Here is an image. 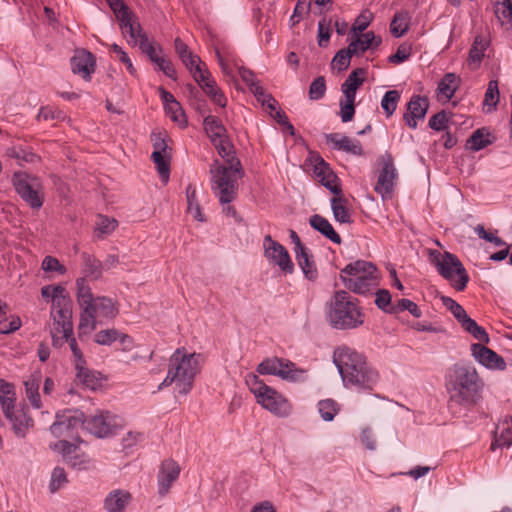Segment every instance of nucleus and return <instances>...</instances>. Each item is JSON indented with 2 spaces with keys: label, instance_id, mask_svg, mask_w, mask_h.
Here are the masks:
<instances>
[{
  "label": "nucleus",
  "instance_id": "e2e57ef3",
  "mask_svg": "<svg viewBox=\"0 0 512 512\" xmlns=\"http://www.w3.org/2000/svg\"><path fill=\"white\" fill-rule=\"evenodd\" d=\"M373 20V14L369 10H364L360 13V15L356 18L353 26H352V32L353 33H361L363 32L371 23Z\"/></svg>",
  "mask_w": 512,
  "mask_h": 512
},
{
  "label": "nucleus",
  "instance_id": "0e129e2a",
  "mask_svg": "<svg viewBox=\"0 0 512 512\" xmlns=\"http://www.w3.org/2000/svg\"><path fill=\"white\" fill-rule=\"evenodd\" d=\"M42 269L45 272H57L59 274H64L66 272V268L62 265L58 259L52 256H46L42 261Z\"/></svg>",
  "mask_w": 512,
  "mask_h": 512
},
{
  "label": "nucleus",
  "instance_id": "69168bd1",
  "mask_svg": "<svg viewBox=\"0 0 512 512\" xmlns=\"http://www.w3.org/2000/svg\"><path fill=\"white\" fill-rule=\"evenodd\" d=\"M22 321L18 316L0 321V334H10L20 329Z\"/></svg>",
  "mask_w": 512,
  "mask_h": 512
},
{
  "label": "nucleus",
  "instance_id": "6e6552de",
  "mask_svg": "<svg viewBox=\"0 0 512 512\" xmlns=\"http://www.w3.org/2000/svg\"><path fill=\"white\" fill-rule=\"evenodd\" d=\"M345 287L357 294H366L379 282L376 266L372 262L357 260L349 263L340 272Z\"/></svg>",
  "mask_w": 512,
  "mask_h": 512
},
{
  "label": "nucleus",
  "instance_id": "680f3d73",
  "mask_svg": "<svg viewBox=\"0 0 512 512\" xmlns=\"http://www.w3.org/2000/svg\"><path fill=\"white\" fill-rule=\"evenodd\" d=\"M111 50L115 53L116 59L126 66L128 72L133 76L136 75V69L127 53L117 44H112Z\"/></svg>",
  "mask_w": 512,
  "mask_h": 512
},
{
  "label": "nucleus",
  "instance_id": "a19ab883",
  "mask_svg": "<svg viewBox=\"0 0 512 512\" xmlns=\"http://www.w3.org/2000/svg\"><path fill=\"white\" fill-rule=\"evenodd\" d=\"M186 200L187 213L191 214L195 220L205 222L206 218L202 213L201 206L198 201L197 190L192 184H189L186 188Z\"/></svg>",
  "mask_w": 512,
  "mask_h": 512
},
{
  "label": "nucleus",
  "instance_id": "a211bd4d",
  "mask_svg": "<svg viewBox=\"0 0 512 512\" xmlns=\"http://www.w3.org/2000/svg\"><path fill=\"white\" fill-rule=\"evenodd\" d=\"M83 426L93 435L103 438L113 434L120 427V420L117 416L108 411H99L96 414L84 419Z\"/></svg>",
  "mask_w": 512,
  "mask_h": 512
},
{
  "label": "nucleus",
  "instance_id": "4468645a",
  "mask_svg": "<svg viewBox=\"0 0 512 512\" xmlns=\"http://www.w3.org/2000/svg\"><path fill=\"white\" fill-rule=\"evenodd\" d=\"M245 170L240 160L235 156L233 147L226 142V203L236 199Z\"/></svg>",
  "mask_w": 512,
  "mask_h": 512
},
{
  "label": "nucleus",
  "instance_id": "c85d7f7f",
  "mask_svg": "<svg viewBox=\"0 0 512 512\" xmlns=\"http://www.w3.org/2000/svg\"><path fill=\"white\" fill-rule=\"evenodd\" d=\"M326 142L333 145L336 150H342L347 153L361 156L363 155V148L358 140H352L348 136L339 133H331L325 135Z\"/></svg>",
  "mask_w": 512,
  "mask_h": 512
},
{
  "label": "nucleus",
  "instance_id": "cd10ccee",
  "mask_svg": "<svg viewBox=\"0 0 512 512\" xmlns=\"http://www.w3.org/2000/svg\"><path fill=\"white\" fill-rule=\"evenodd\" d=\"M429 107L428 99L421 96H413L407 104V113L404 115V119L407 125L415 129L417 127V121L424 119Z\"/></svg>",
  "mask_w": 512,
  "mask_h": 512
},
{
  "label": "nucleus",
  "instance_id": "1a4fd4ad",
  "mask_svg": "<svg viewBox=\"0 0 512 512\" xmlns=\"http://www.w3.org/2000/svg\"><path fill=\"white\" fill-rule=\"evenodd\" d=\"M41 295L44 299H51L52 307L50 318L53 324V334L71 331L72 302L66 289L61 285H47L42 287Z\"/></svg>",
  "mask_w": 512,
  "mask_h": 512
},
{
  "label": "nucleus",
  "instance_id": "3c124183",
  "mask_svg": "<svg viewBox=\"0 0 512 512\" xmlns=\"http://www.w3.org/2000/svg\"><path fill=\"white\" fill-rule=\"evenodd\" d=\"M339 410V405L332 399H325L318 402V412L324 421H332Z\"/></svg>",
  "mask_w": 512,
  "mask_h": 512
},
{
  "label": "nucleus",
  "instance_id": "8fccbe9b",
  "mask_svg": "<svg viewBox=\"0 0 512 512\" xmlns=\"http://www.w3.org/2000/svg\"><path fill=\"white\" fill-rule=\"evenodd\" d=\"M86 364L76 366L77 379L88 389L95 390L99 386L96 375L85 367Z\"/></svg>",
  "mask_w": 512,
  "mask_h": 512
},
{
  "label": "nucleus",
  "instance_id": "20e7f679",
  "mask_svg": "<svg viewBox=\"0 0 512 512\" xmlns=\"http://www.w3.org/2000/svg\"><path fill=\"white\" fill-rule=\"evenodd\" d=\"M482 387V380L471 365L455 364L446 375L447 392L456 403L475 404Z\"/></svg>",
  "mask_w": 512,
  "mask_h": 512
},
{
  "label": "nucleus",
  "instance_id": "bf43d9fd",
  "mask_svg": "<svg viewBox=\"0 0 512 512\" xmlns=\"http://www.w3.org/2000/svg\"><path fill=\"white\" fill-rule=\"evenodd\" d=\"M331 20L323 18L318 23V45L325 47L331 37Z\"/></svg>",
  "mask_w": 512,
  "mask_h": 512
},
{
  "label": "nucleus",
  "instance_id": "4be33fe9",
  "mask_svg": "<svg viewBox=\"0 0 512 512\" xmlns=\"http://www.w3.org/2000/svg\"><path fill=\"white\" fill-rule=\"evenodd\" d=\"M398 178L397 169L390 156L383 159V167L379 173L375 191L381 195L383 200L392 197L393 189Z\"/></svg>",
  "mask_w": 512,
  "mask_h": 512
},
{
  "label": "nucleus",
  "instance_id": "bb28decb",
  "mask_svg": "<svg viewBox=\"0 0 512 512\" xmlns=\"http://www.w3.org/2000/svg\"><path fill=\"white\" fill-rule=\"evenodd\" d=\"M472 355L482 365L491 369L503 370L506 366L502 357L482 344H472Z\"/></svg>",
  "mask_w": 512,
  "mask_h": 512
},
{
  "label": "nucleus",
  "instance_id": "f257e3e1",
  "mask_svg": "<svg viewBox=\"0 0 512 512\" xmlns=\"http://www.w3.org/2000/svg\"><path fill=\"white\" fill-rule=\"evenodd\" d=\"M77 301L81 308L78 325L79 337L87 335L96 329L98 324L113 320L119 313L117 302L106 296L93 297L88 283L77 279Z\"/></svg>",
  "mask_w": 512,
  "mask_h": 512
},
{
  "label": "nucleus",
  "instance_id": "473e14b6",
  "mask_svg": "<svg viewBox=\"0 0 512 512\" xmlns=\"http://www.w3.org/2000/svg\"><path fill=\"white\" fill-rule=\"evenodd\" d=\"M309 223L312 228L320 232L335 244H341L342 240L339 234L334 230L330 222L321 215L315 214L310 217Z\"/></svg>",
  "mask_w": 512,
  "mask_h": 512
},
{
  "label": "nucleus",
  "instance_id": "ddd939ff",
  "mask_svg": "<svg viewBox=\"0 0 512 512\" xmlns=\"http://www.w3.org/2000/svg\"><path fill=\"white\" fill-rule=\"evenodd\" d=\"M12 181L17 193L32 208L39 209L43 205V186L38 178L15 173Z\"/></svg>",
  "mask_w": 512,
  "mask_h": 512
},
{
  "label": "nucleus",
  "instance_id": "37998d69",
  "mask_svg": "<svg viewBox=\"0 0 512 512\" xmlns=\"http://www.w3.org/2000/svg\"><path fill=\"white\" fill-rule=\"evenodd\" d=\"M25 394L27 399L30 401L33 407L39 409L41 408V400L39 395V387H40V375H31L25 382Z\"/></svg>",
  "mask_w": 512,
  "mask_h": 512
},
{
  "label": "nucleus",
  "instance_id": "4c0bfd02",
  "mask_svg": "<svg viewBox=\"0 0 512 512\" xmlns=\"http://www.w3.org/2000/svg\"><path fill=\"white\" fill-rule=\"evenodd\" d=\"M488 47V42L482 36L475 37L474 43L469 51L468 65L475 70L480 66L484 53Z\"/></svg>",
  "mask_w": 512,
  "mask_h": 512
},
{
  "label": "nucleus",
  "instance_id": "7ed1b4c3",
  "mask_svg": "<svg viewBox=\"0 0 512 512\" xmlns=\"http://www.w3.org/2000/svg\"><path fill=\"white\" fill-rule=\"evenodd\" d=\"M202 356L188 353L185 348H178L169 358L166 378L159 389L175 384L179 394L186 395L193 387L194 379L200 372Z\"/></svg>",
  "mask_w": 512,
  "mask_h": 512
},
{
  "label": "nucleus",
  "instance_id": "423d86ee",
  "mask_svg": "<svg viewBox=\"0 0 512 512\" xmlns=\"http://www.w3.org/2000/svg\"><path fill=\"white\" fill-rule=\"evenodd\" d=\"M203 130L211 143L217 149L221 158H224V125L222 119L215 115H207L203 119ZM210 186L224 204V160L216 158L209 168Z\"/></svg>",
  "mask_w": 512,
  "mask_h": 512
},
{
  "label": "nucleus",
  "instance_id": "ea45409f",
  "mask_svg": "<svg viewBox=\"0 0 512 512\" xmlns=\"http://www.w3.org/2000/svg\"><path fill=\"white\" fill-rule=\"evenodd\" d=\"M494 140L495 138L487 129L480 128L472 133L467 141V145L472 151H479L492 144Z\"/></svg>",
  "mask_w": 512,
  "mask_h": 512
},
{
  "label": "nucleus",
  "instance_id": "052dcab7",
  "mask_svg": "<svg viewBox=\"0 0 512 512\" xmlns=\"http://www.w3.org/2000/svg\"><path fill=\"white\" fill-rule=\"evenodd\" d=\"M345 99L340 102V116L343 122H349L353 119L355 114L354 101L355 98L344 97Z\"/></svg>",
  "mask_w": 512,
  "mask_h": 512
},
{
  "label": "nucleus",
  "instance_id": "412c9836",
  "mask_svg": "<svg viewBox=\"0 0 512 512\" xmlns=\"http://www.w3.org/2000/svg\"><path fill=\"white\" fill-rule=\"evenodd\" d=\"M114 14L120 22V29L122 30V33L124 35H129V44L133 46L138 45L140 47L142 39H148L135 15L128 9L127 5L116 11Z\"/></svg>",
  "mask_w": 512,
  "mask_h": 512
},
{
  "label": "nucleus",
  "instance_id": "7c9ffc66",
  "mask_svg": "<svg viewBox=\"0 0 512 512\" xmlns=\"http://www.w3.org/2000/svg\"><path fill=\"white\" fill-rule=\"evenodd\" d=\"M10 417H6L12 425L15 435L24 438L29 430L33 427V419L24 409L13 410L9 413Z\"/></svg>",
  "mask_w": 512,
  "mask_h": 512
},
{
  "label": "nucleus",
  "instance_id": "393cba45",
  "mask_svg": "<svg viewBox=\"0 0 512 512\" xmlns=\"http://www.w3.org/2000/svg\"><path fill=\"white\" fill-rule=\"evenodd\" d=\"M50 335L52 338V344L56 348H61L64 343H68L70 350L74 356V364L75 367L86 364L83 354L78 347L77 341L73 336V322L71 321V331L70 332H62L61 330L56 334H53V324L50 326Z\"/></svg>",
  "mask_w": 512,
  "mask_h": 512
},
{
  "label": "nucleus",
  "instance_id": "0eeeda50",
  "mask_svg": "<svg viewBox=\"0 0 512 512\" xmlns=\"http://www.w3.org/2000/svg\"><path fill=\"white\" fill-rule=\"evenodd\" d=\"M175 51L184 66L189 70L194 80L199 84L202 90L211 97L212 101L221 107H224L222 101V93L216 87L215 81L211 78L210 73L206 69V65L200 57L194 54L191 49L180 39L174 41Z\"/></svg>",
  "mask_w": 512,
  "mask_h": 512
},
{
  "label": "nucleus",
  "instance_id": "2eb2a0df",
  "mask_svg": "<svg viewBox=\"0 0 512 512\" xmlns=\"http://www.w3.org/2000/svg\"><path fill=\"white\" fill-rule=\"evenodd\" d=\"M441 301L443 305L453 314V316L457 319V321L466 332L470 333L481 343L489 342V336L485 329L479 326L475 320L470 318L465 309L460 304L447 296H441Z\"/></svg>",
  "mask_w": 512,
  "mask_h": 512
},
{
  "label": "nucleus",
  "instance_id": "6ab92c4d",
  "mask_svg": "<svg viewBox=\"0 0 512 512\" xmlns=\"http://www.w3.org/2000/svg\"><path fill=\"white\" fill-rule=\"evenodd\" d=\"M151 141L154 149L151 158L161 178L167 182L170 174L171 148L161 132L153 133Z\"/></svg>",
  "mask_w": 512,
  "mask_h": 512
},
{
  "label": "nucleus",
  "instance_id": "9d476101",
  "mask_svg": "<svg viewBox=\"0 0 512 512\" xmlns=\"http://www.w3.org/2000/svg\"><path fill=\"white\" fill-rule=\"evenodd\" d=\"M429 261L436 267L438 273L448 280L457 291H463L469 281V275L459 258L450 253L429 250Z\"/></svg>",
  "mask_w": 512,
  "mask_h": 512
},
{
  "label": "nucleus",
  "instance_id": "2f4dec72",
  "mask_svg": "<svg viewBox=\"0 0 512 512\" xmlns=\"http://www.w3.org/2000/svg\"><path fill=\"white\" fill-rule=\"evenodd\" d=\"M81 273L83 277L80 279L98 280L102 276V263L93 255L83 253L81 255ZM87 283V281H85Z\"/></svg>",
  "mask_w": 512,
  "mask_h": 512
},
{
  "label": "nucleus",
  "instance_id": "dca6fc26",
  "mask_svg": "<svg viewBox=\"0 0 512 512\" xmlns=\"http://www.w3.org/2000/svg\"><path fill=\"white\" fill-rule=\"evenodd\" d=\"M84 424V414L78 410H67L56 415L55 422L50 427V432L57 438H73L79 427Z\"/></svg>",
  "mask_w": 512,
  "mask_h": 512
},
{
  "label": "nucleus",
  "instance_id": "49530a36",
  "mask_svg": "<svg viewBox=\"0 0 512 512\" xmlns=\"http://www.w3.org/2000/svg\"><path fill=\"white\" fill-rule=\"evenodd\" d=\"M458 88V78L454 73H447L438 84V92L450 100Z\"/></svg>",
  "mask_w": 512,
  "mask_h": 512
},
{
  "label": "nucleus",
  "instance_id": "864d4df0",
  "mask_svg": "<svg viewBox=\"0 0 512 512\" xmlns=\"http://www.w3.org/2000/svg\"><path fill=\"white\" fill-rule=\"evenodd\" d=\"M68 483L67 474L62 467H55L51 473V479L49 483V490L51 493H55L61 487Z\"/></svg>",
  "mask_w": 512,
  "mask_h": 512
},
{
  "label": "nucleus",
  "instance_id": "de8ad7c7",
  "mask_svg": "<svg viewBox=\"0 0 512 512\" xmlns=\"http://www.w3.org/2000/svg\"><path fill=\"white\" fill-rule=\"evenodd\" d=\"M117 225V220L99 215L95 223L94 232L98 238H104L110 235L116 229Z\"/></svg>",
  "mask_w": 512,
  "mask_h": 512
},
{
  "label": "nucleus",
  "instance_id": "b1692460",
  "mask_svg": "<svg viewBox=\"0 0 512 512\" xmlns=\"http://www.w3.org/2000/svg\"><path fill=\"white\" fill-rule=\"evenodd\" d=\"M180 466L173 459H166L162 462L158 475V493L160 496H166L173 484L177 481L180 475Z\"/></svg>",
  "mask_w": 512,
  "mask_h": 512
},
{
  "label": "nucleus",
  "instance_id": "f3484780",
  "mask_svg": "<svg viewBox=\"0 0 512 512\" xmlns=\"http://www.w3.org/2000/svg\"><path fill=\"white\" fill-rule=\"evenodd\" d=\"M50 449L62 455L63 460L74 469L87 470L92 466L91 458L80 448L62 439L50 444Z\"/></svg>",
  "mask_w": 512,
  "mask_h": 512
},
{
  "label": "nucleus",
  "instance_id": "338daca9",
  "mask_svg": "<svg viewBox=\"0 0 512 512\" xmlns=\"http://www.w3.org/2000/svg\"><path fill=\"white\" fill-rule=\"evenodd\" d=\"M319 181L324 187L329 189L334 194V196L342 193V189L338 183V177L334 172L328 173L326 177L320 179Z\"/></svg>",
  "mask_w": 512,
  "mask_h": 512
},
{
  "label": "nucleus",
  "instance_id": "5fc2aeb1",
  "mask_svg": "<svg viewBox=\"0 0 512 512\" xmlns=\"http://www.w3.org/2000/svg\"><path fill=\"white\" fill-rule=\"evenodd\" d=\"M139 48L153 63H156L162 56H164L162 48L159 45L155 46L148 39H142Z\"/></svg>",
  "mask_w": 512,
  "mask_h": 512
},
{
  "label": "nucleus",
  "instance_id": "c03bdc74",
  "mask_svg": "<svg viewBox=\"0 0 512 512\" xmlns=\"http://www.w3.org/2000/svg\"><path fill=\"white\" fill-rule=\"evenodd\" d=\"M16 395L14 386L7 383L0 389V404L5 417H10V412L14 410Z\"/></svg>",
  "mask_w": 512,
  "mask_h": 512
},
{
  "label": "nucleus",
  "instance_id": "f704fd0d",
  "mask_svg": "<svg viewBox=\"0 0 512 512\" xmlns=\"http://www.w3.org/2000/svg\"><path fill=\"white\" fill-rule=\"evenodd\" d=\"M512 445V418H505L496 428L495 441L491 444V449L496 447H509Z\"/></svg>",
  "mask_w": 512,
  "mask_h": 512
},
{
  "label": "nucleus",
  "instance_id": "72a5a7b5",
  "mask_svg": "<svg viewBox=\"0 0 512 512\" xmlns=\"http://www.w3.org/2000/svg\"><path fill=\"white\" fill-rule=\"evenodd\" d=\"M381 44V38L375 36L374 32L369 31L357 35L349 44L350 49L355 53H363L370 48H376Z\"/></svg>",
  "mask_w": 512,
  "mask_h": 512
},
{
  "label": "nucleus",
  "instance_id": "e433bc0d",
  "mask_svg": "<svg viewBox=\"0 0 512 512\" xmlns=\"http://www.w3.org/2000/svg\"><path fill=\"white\" fill-rule=\"evenodd\" d=\"M494 13L501 26L512 31V0H498L494 3Z\"/></svg>",
  "mask_w": 512,
  "mask_h": 512
},
{
  "label": "nucleus",
  "instance_id": "aec40b11",
  "mask_svg": "<svg viewBox=\"0 0 512 512\" xmlns=\"http://www.w3.org/2000/svg\"><path fill=\"white\" fill-rule=\"evenodd\" d=\"M264 255L268 261L277 265L281 271L291 274L294 271L293 262L286 248L274 241L270 235H266L263 241Z\"/></svg>",
  "mask_w": 512,
  "mask_h": 512
},
{
  "label": "nucleus",
  "instance_id": "f03ea898",
  "mask_svg": "<svg viewBox=\"0 0 512 512\" xmlns=\"http://www.w3.org/2000/svg\"><path fill=\"white\" fill-rule=\"evenodd\" d=\"M333 362L345 386L371 389L378 379V373L367 365L365 357L351 347H337L333 352Z\"/></svg>",
  "mask_w": 512,
  "mask_h": 512
},
{
  "label": "nucleus",
  "instance_id": "f8f14e48",
  "mask_svg": "<svg viewBox=\"0 0 512 512\" xmlns=\"http://www.w3.org/2000/svg\"><path fill=\"white\" fill-rule=\"evenodd\" d=\"M261 375H276L284 380L299 382L306 378V371L299 369L294 363L277 357L263 360L257 367Z\"/></svg>",
  "mask_w": 512,
  "mask_h": 512
},
{
  "label": "nucleus",
  "instance_id": "13d9d810",
  "mask_svg": "<svg viewBox=\"0 0 512 512\" xmlns=\"http://www.w3.org/2000/svg\"><path fill=\"white\" fill-rule=\"evenodd\" d=\"M119 331L117 329H106L97 332L94 336V341L99 345H111L117 341Z\"/></svg>",
  "mask_w": 512,
  "mask_h": 512
},
{
  "label": "nucleus",
  "instance_id": "9b49d317",
  "mask_svg": "<svg viewBox=\"0 0 512 512\" xmlns=\"http://www.w3.org/2000/svg\"><path fill=\"white\" fill-rule=\"evenodd\" d=\"M246 383L256 398V401L264 409L278 416H286L289 414L290 405L275 389L266 385L257 375H248Z\"/></svg>",
  "mask_w": 512,
  "mask_h": 512
},
{
  "label": "nucleus",
  "instance_id": "5701e85b",
  "mask_svg": "<svg viewBox=\"0 0 512 512\" xmlns=\"http://www.w3.org/2000/svg\"><path fill=\"white\" fill-rule=\"evenodd\" d=\"M239 75L262 106H266L269 110L276 109L277 101L270 93L266 92L254 72L246 68H239Z\"/></svg>",
  "mask_w": 512,
  "mask_h": 512
},
{
  "label": "nucleus",
  "instance_id": "a878e982",
  "mask_svg": "<svg viewBox=\"0 0 512 512\" xmlns=\"http://www.w3.org/2000/svg\"><path fill=\"white\" fill-rule=\"evenodd\" d=\"M71 68L74 74L80 75L85 80H90L95 70V58L86 50H79L71 59Z\"/></svg>",
  "mask_w": 512,
  "mask_h": 512
},
{
  "label": "nucleus",
  "instance_id": "6e6d98bb",
  "mask_svg": "<svg viewBox=\"0 0 512 512\" xmlns=\"http://www.w3.org/2000/svg\"><path fill=\"white\" fill-rule=\"evenodd\" d=\"M354 54L355 53L348 46L347 49H342L336 53V55L333 58L332 64L339 71L346 70L348 68V66L350 65L351 57Z\"/></svg>",
  "mask_w": 512,
  "mask_h": 512
},
{
  "label": "nucleus",
  "instance_id": "774afa93",
  "mask_svg": "<svg viewBox=\"0 0 512 512\" xmlns=\"http://www.w3.org/2000/svg\"><path fill=\"white\" fill-rule=\"evenodd\" d=\"M391 295L388 290H379L376 293L375 304L378 308L386 312H394V307H390Z\"/></svg>",
  "mask_w": 512,
  "mask_h": 512
},
{
  "label": "nucleus",
  "instance_id": "c756f323",
  "mask_svg": "<svg viewBox=\"0 0 512 512\" xmlns=\"http://www.w3.org/2000/svg\"><path fill=\"white\" fill-rule=\"evenodd\" d=\"M131 501V494L122 489L112 490L104 499L103 506L106 512H125Z\"/></svg>",
  "mask_w": 512,
  "mask_h": 512
},
{
  "label": "nucleus",
  "instance_id": "603ef678",
  "mask_svg": "<svg viewBox=\"0 0 512 512\" xmlns=\"http://www.w3.org/2000/svg\"><path fill=\"white\" fill-rule=\"evenodd\" d=\"M399 100L400 94L397 90H389L383 96L381 100V107L388 117L395 112Z\"/></svg>",
  "mask_w": 512,
  "mask_h": 512
},
{
  "label": "nucleus",
  "instance_id": "4d7b16f0",
  "mask_svg": "<svg viewBox=\"0 0 512 512\" xmlns=\"http://www.w3.org/2000/svg\"><path fill=\"white\" fill-rule=\"evenodd\" d=\"M326 92V82L323 76H319L313 80L309 87L310 100H319L324 97Z\"/></svg>",
  "mask_w": 512,
  "mask_h": 512
},
{
  "label": "nucleus",
  "instance_id": "c9c22d12",
  "mask_svg": "<svg viewBox=\"0 0 512 512\" xmlns=\"http://www.w3.org/2000/svg\"><path fill=\"white\" fill-rule=\"evenodd\" d=\"M365 70L357 68L352 71L341 86L344 97L355 98L357 89L363 84Z\"/></svg>",
  "mask_w": 512,
  "mask_h": 512
},
{
  "label": "nucleus",
  "instance_id": "39448f33",
  "mask_svg": "<svg viewBox=\"0 0 512 512\" xmlns=\"http://www.w3.org/2000/svg\"><path fill=\"white\" fill-rule=\"evenodd\" d=\"M358 300L345 290L336 291L327 303V321L337 330L356 329L364 323Z\"/></svg>",
  "mask_w": 512,
  "mask_h": 512
},
{
  "label": "nucleus",
  "instance_id": "09e8293b",
  "mask_svg": "<svg viewBox=\"0 0 512 512\" xmlns=\"http://www.w3.org/2000/svg\"><path fill=\"white\" fill-rule=\"evenodd\" d=\"M410 17L407 12L396 13L391 24L390 31L394 37H401L409 27Z\"/></svg>",
  "mask_w": 512,
  "mask_h": 512
},
{
  "label": "nucleus",
  "instance_id": "a18cd8bd",
  "mask_svg": "<svg viewBox=\"0 0 512 512\" xmlns=\"http://www.w3.org/2000/svg\"><path fill=\"white\" fill-rule=\"evenodd\" d=\"M499 98L500 93L498 88V82L496 80L489 81L483 100L484 110L486 112L494 111L499 102Z\"/></svg>",
  "mask_w": 512,
  "mask_h": 512
},
{
  "label": "nucleus",
  "instance_id": "58836bf2",
  "mask_svg": "<svg viewBox=\"0 0 512 512\" xmlns=\"http://www.w3.org/2000/svg\"><path fill=\"white\" fill-rule=\"evenodd\" d=\"M331 209L336 221L340 223L351 222V214L347 207V199L342 193L331 199Z\"/></svg>",
  "mask_w": 512,
  "mask_h": 512
},
{
  "label": "nucleus",
  "instance_id": "79ce46f5",
  "mask_svg": "<svg viewBox=\"0 0 512 512\" xmlns=\"http://www.w3.org/2000/svg\"><path fill=\"white\" fill-rule=\"evenodd\" d=\"M295 257L305 277L310 281H314L318 276V272L314 261L307 252V249L301 250V252L295 254Z\"/></svg>",
  "mask_w": 512,
  "mask_h": 512
}]
</instances>
